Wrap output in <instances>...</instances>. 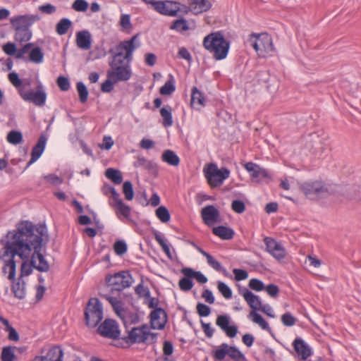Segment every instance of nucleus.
<instances>
[{"label":"nucleus","instance_id":"nucleus-10","mask_svg":"<svg viewBox=\"0 0 361 361\" xmlns=\"http://www.w3.org/2000/svg\"><path fill=\"white\" fill-rule=\"evenodd\" d=\"M252 37L255 40L252 43V47L259 57H266L274 51V45L271 37L268 34H252Z\"/></svg>","mask_w":361,"mask_h":361},{"label":"nucleus","instance_id":"nucleus-12","mask_svg":"<svg viewBox=\"0 0 361 361\" xmlns=\"http://www.w3.org/2000/svg\"><path fill=\"white\" fill-rule=\"evenodd\" d=\"M113 294L114 293H111V294H103L101 295V297L111 304L115 312L122 319L124 324L128 322L134 324L137 323L139 319L137 315L136 314H127L126 311L123 307L121 301L114 296Z\"/></svg>","mask_w":361,"mask_h":361},{"label":"nucleus","instance_id":"nucleus-30","mask_svg":"<svg viewBox=\"0 0 361 361\" xmlns=\"http://www.w3.org/2000/svg\"><path fill=\"white\" fill-rule=\"evenodd\" d=\"M212 232L215 235L223 240H231L234 235V231L232 228L224 226L214 227Z\"/></svg>","mask_w":361,"mask_h":361},{"label":"nucleus","instance_id":"nucleus-41","mask_svg":"<svg viewBox=\"0 0 361 361\" xmlns=\"http://www.w3.org/2000/svg\"><path fill=\"white\" fill-rule=\"evenodd\" d=\"M72 22L68 18H62L56 24V31L59 35H63L67 33L68 29L71 27Z\"/></svg>","mask_w":361,"mask_h":361},{"label":"nucleus","instance_id":"nucleus-55","mask_svg":"<svg viewBox=\"0 0 361 361\" xmlns=\"http://www.w3.org/2000/svg\"><path fill=\"white\" fill-rule=\"evenodd\" d=\"M120 25L125 30H130L132 28L130 16L129 14H122L120 19Z\"/></svg>","mask_w":361,"mask_h":361},{"label":"nucleus","instance_id":"nucleus-43","mask_svg":"<svg viewBox=\"0 0 361 361\" xmlns=\"http://www.w3.org/2000/svg\"><path fill=\"white\" fill-rule=\"evenodd\" d=\"M170 29L176 30L179 32H183L189 30V26L186 20L183 18L175 20L172 25L170 26Z\"/></svg>","mask_w":361,"mask_h":361},{"label":"nucleus","instance_id":"nucleus-19","mask_svg":"<svg viewBox=\"0 0 361 361\" xmlns=\"http://www.w3.org/2000/svg\"><path fill=\"white\" fill-rule=\"evenodd\" d=\"M216 324L230 338H234L238 334V327L235 324L230 325V317L228 315H219Z\"/></svg>","mask_w":361,"mask_h":361},{"label":"nucleus","instance_id":"nucleus-8","mask_svg":"<svg viewBox=\"0 0 361 361\" xmlns=\"http://www.w3.org/2000/svg\"><path fill=\"white\" fill-rule=\"evenodd\" d=\"M142 1L147 5H151L156 12L162 16L174 17L180 11V4L174 1L142 0Z\"/></svg>","mask_w":361,"mask_h":361},{"label":"nucleus","instance_id":"nucleus-31","mask_svg":"<svg viewBox=\"0 0 361 361\" xmlns=\"http://www.w3.org/2000/svg\"><path fill=\"white\" fill-rule=\"evenodd\" d=\"M15 31L14 39L20 43L29 41L32 37L30 28H13Z\"/></svg>","mask_w":361,"mask_h":361},{"label":"nucleus","instance_id":"nucleus-35","mask_svg":"<svg viewBox=\"0 0 361 361\" xmlns=\"http://www.w3.org/2000/svg\"><path fill=\"white\" fill-rule=\"evenodd\" d=\"M198 252L201 253L206 259L208 264L217 271H222L226 270L223 268L221 263L217 261L213 256L204 251L202 248H198Z\"/></svg>","mask_w":361,"mask_h":361},{"label":"nucleus","instance_id":"nucleus-6","mask_svg":"<svg viewBox=\"0 0 361 361\" xmlns=\"http://www.w3.org/2000/svg\"><path fill=\"white\" fill-rule=\"evenodd\" d=\"M103 319V308L96 298L89 300L85 310V320L87 326L95 327Z\"/></svg>","mask_w":361,"mask_h":361},{"label":"nucleus","instance_id":"nucleus-11","mask_svg":"<svg viewBox=\"0 0 361 361\" xmlns=\"http://www.w3.org/2000/svg\"><path fill=\"white\" fill-rule=\"evenodd\" d=\"M20 95L25 102L32 103L37 106H43L47 99V94L41 83H39L35 91L27 90L26 88L20 89Z\"/></svg>","mask_w":361,"mask_h":361},{"label":"nucleus","instance_id":"nucleus-45","mask_svg":"<svg viewBox=\"0 0 361 361\" xmlns=\"http://www.w3.org/2000/svg\"><path fill=\"white\" fill-rule=\"evenodd\" d=\"M154 237L156 241L159 243V245L161 247L163 251L165 252V254L169 257H171V251L169 245L166 243L165 240L164 239L163 235L159 233V232L156 231L154 233Z\"/></svg>","mask_w":361,"mask_h":361},{"label":"nucleus","instance_id":"nucleus-9","mask_svg":"<svg viewBox=\"0 0 361 361\" xmlns=\"http://www.w3.org/2000/svg\"><path fill=\"white\" fill-rule=\"evenodd\" d=\"M300 189L310 200H317L328 192V189L322 180H308L300 184Z\"/></svg>","mask_w":361,"mask_h":361},{"label":"nucleus","instance_id":"nucleus-2","mask_svg":"<svg viewBox=\"0 0 361 361\" xmlns=\"http://www.w3.org/2000/svg\"><path fill=\"white\" fill-rule=\"evenodd\" d=\"M137 37V35H135L130 39L123 41L116 46V52L109 63L110 69L107 71V78L113 79L114 82L127 81L130 78V62Z\"/></svg>","mask_w":361,"mask_h":361},{"label":"nucleus","instance_id":"nucleus-52","mask_svg":"<svg viewBox=\"0 0 361 361\" xmlns=\"http://www.w3.org/2000/svg\"><path fill=\"white\" fill-rule=\"evenodd\" d=\"M23 262L21 264V269H20V276H29L32 271L33 266L31 263V260L30 262H28L29 259H23Z\"/></svg>","mask_w":361,"mask_h":361},{"label":"nucleus","instance_id":"nucleus-40","mask_svg":"<svg viewBox=\"0 0 361 361\" xmlns=\"http://www.w3.org/2000/svg\"><path fill=\"white\" fill-rule=\"evenodd\" d=\"M12 291L14 293V295L19 298L23 299L25 296V284L23 281H20V280L15 283L12 286Z\"/></svg>","mask_w":361,"mask_h":361},{"label":"nucleus","instance_id":"nucleus-63","mask_svg":"<svg viewBox=\"0 0 361 361\" xmlns=\"http://www.w3.org/2000/svg\"><path fill=\"white\" fill-rule=\"evenodd\" d=\"M34 47L33 43H27L22 48L17 49L16 59H23L24 55Z\"/></svg>","mask_w":361,"mask_h":361},{"label":"nucleus","instance_id":"nucleus-59","mask_svg":"<svg viewBox=\"0 0 361 361\" xmlns=\"http://www.w3.org/2000/svg\"><path fill=\"white\" fill-rule=\"evenodd\" d=\"M196 309L198 314L200 317H207L211 313L210 307L203 303H198L197 305Z\"/></svg>","mask_w":361,"mask_h":361},{"label":"nucleus","instance_id":"nucleus-15","mask_svg":"<svg viewBox=\"0 0 361 361\" xmlns=\"http://www.w3.org/2000/svg\"><path fill=\"white\" fill-rule=\"evenodd\" d=\"M97 331L101 336L112 339L118 338L120 335L118 326L113 319H105L98 327Z\"/></svg>","mask_w":361,"mask_h":361},{"label":"nucleus","instance_id":"nucleus-47","mask_svg":"<svg viewBox=\"0 0 361 361\" xmlns=\"http://www.w3.org/2000/svg\"><path fill=\"white\" fill-rule=\"evenodd\" d=\"M15 357L13 347L6 346L3 348L1 355V361H13Z\"/></svg>","mask_w":361,"mask_h":361},{"label":"nucleus","instance_id":"nucleus-38","mask_svg":"<svg viewBox=\"0 0 361 361\" xmlns=\"http://www.w3.org/2000/svg\"><path fill=\"white\" fill-rule=\"evenodd\" d=\"M105 176L117 185L121 184L123 181V176L121 171L113 168L107 169L105 172Z\"/></svg>","mask_w":361,"mask_h":361},{"label":"nucleus","instance_id":"nucleus-56","mask_svg":"<svg viewBox=\"0 0 361 361\" xmlns=\"http://www.w3.org/2000/svg\"><path fill=\"white\" fill-rule=\"evenodd\" d=\"M107 190L109 191L111 194V200H109V205L111 206L113 204H116L117 202L123 201L122 199L120 197V195L117 191L115 190L114 187L109 186L107 188Z\"/></svg>","mask_w":361,"mask_h":361},{"label":"nucleus","instance_id":"nucleus-21","mask_svg":"<svg viewBox=\"0 0 361 361\" xmlns=\"http://www.w3.org/2000/svg\"><path fill=\"white\" fill-rule=\"evenodd\" d=\"M201 216L204 223L210 226L219 220L220 213L213 205H207L202 209Z\"/></svg>","mask_w":361,"mask_h":361},{"label":"nucleus","instance_id":"nucleus-42","mask_svg":"<svg viewBox=\"0 0 361 361\" xmlns=\"http://www.w3.org/2000/svg\"><path fill=\"white\" fill-rule=\"evenodd\" d=\"M174 79L171 75V79L167 80L164 85L161 87L159 92L162 95H171L176 90Z\"/></svg>","mask_w":361,"mask_h":361},{"label":"nucleus","instance_id":"nucleus-1","mask_svg":"<svg viewBox=\"0 0 361 361\" xmlns=\"http://www.w3.org/2000/svg\"><path fill=\"white\" fill-rule=\"evenodd\" d=\"M7 241L0 251V258L4 262L3 271L8 273V279L14 281L16 262L18 255L21 259H31L35 269L47 272L49 265L42 254V247L48 242L47 228L44 224L34 226L28 221L18 224L16 230L8 231Z\"/></svg>","mask_w":361,"mask_h":361},{"label":"nucleus","instance_id":"nucleus-58","mask_svg":"<svg viewBox=\"0 0 361 361\" xmlns=\"http://www.w3.org/2000/svg\"><path fill=\"white\" fill-rule=\"evenodd\" d=\"M3 51L8 56H16V46L13 42H8L3 46Z\"/></svg>","mask_w":361,"mask_h":361},{"label":"nucleus","instance_id":"nucleus-48","mask_svg":"<svg viewBox=\"0 0 361 361\" xmlns=\"http://www.w3.org/2000/svg\"><path fill=\"white\" fill-rule=\"evenodd\" d=\"M77 91L79 94V99L81 103H85L88 98V90L82 82H78L76 84Z\"/></svg>","mask_w":361,"mask_h":361},{"label":"nucleus","instance_id":"nucleus-5","mask_svg":"<svg viewBox=\"0 0 361 361\" xmlns=\"http://www.w3.org/2000/svg\"><path fill=\"white\" fill-rule=\"evenodd\" d=\"M155 335L150 331L147 324L138 327H133L128 331L127 336L122 338V341L129 346L134 343H146L148 340L153 341Z\"/></svg>","mask_w":361,"mask_h":361},{"label":"nucleus","instance_id":"nucleus-18","mask_svg":"<svg viewBox=\"0 0 361 361\" xmlns=\"http://www.w3.org/2000/svg\"><path fill=\"white\" fill-rule=\"evenodd\" d=\"M293 347L296 355L301 360H306L312 355L310 346L301 338H295Z\"/></svg>","mask_w":361,"mask_h":361},{"label":"nucleus","instance_id":"nucleus-60","mask_svg":"<svg viewBox=\"0 0 361 361\" xmlns=\"http://www.w3.org/2000/svg\"><path fill=\"white\" fill-rule=\"evenodd\" d=\"M231 208L235 212L242 214L245 210V205L243 201L237 200L232 202Z\"/></svg>","mask_w":361,"mask_h":361},{"label":"nucleus","instance_id":"nucleus-57","mask_svg":"<svg viewBox=\"0 0 361 361\" xmlns=\"http://www.w3.org/2000/svg\"><path fill=\"white\" fill-rule=\"evenodd\" d=\"M249 287L254 290L261 291L264 289L263 282L257 279H252L249 281Z\"/></svg>","mask_w":361,"mask_h":361},{"label":"nucleus","instance_id":"nucleus-53","mask_svg":"<svg viewBox=\"0 0 361 361\" xmlns=\"http://www.w3.org/2000/svg\"><path fill=\"white\" fill-rule=\"evenodd\" d=\"M72 8L75 11L85 12L88 8V3L85 0H75Z\"/></svg>","mask_w":361,"mask_h":361},{"label":"nucleus","instance_id":"nucleus-37","mask_svg":"<svg viewBox=\"0 0 361 361\" xmlns=\"http://www.w3.org/2000/svg\"><path fill=\"white\" fill-rule=\"evenodd\" d=\"M249 317L254 323L257 324L263 330H267L269 331H271V328L269 327V324L257 312L251 311L250 312Z\"/></svg>","mask_w":361,"mask_h":361},{"label":"nucleus","instance_id":"nucleus-7","mask_svg":"<svg viewBox=\"0 0 361 361\" xmlns=\"http://www.w3.org/2000/svg\"><path fill=\"white\" fill-rule=\"evenodd\" d=\"M107 286L111 293H119L121 290L130 286L133 279L128 271H121L106 278Z\"/></svg>","mask_w":361,"mask_h":361},{"label":"nucleus","instance_id":"nucleus-44","mask_svg":"<svg viewBox=\"0 0 361 361\" xmlns=\"http://www.w3.org/2000/svg\"><path fill=\"white\" fill-rule=\"evenodd\" d=\"M157 217L162 222L167 223L170 221L171 215L168 209L164 206H160L156 209Z\"/></svg>","mask_w":361,"mask_h":361},{"label":"nucleus","instance_id":"nucleus-4","mask_svg":"<svg viewBox=\"0 0 361 361\" xmlns=\"http://www.w3.org/2000/svg\"><path fill=\"white\" fill-rule=\"evenodd\" d=\"M204 177L212 188L221 186L224 181L230 176V171L227 168L218 169L214 163L209 164L203 169Z\"/></svg>","mask_w":361,"mask_h":361},{"label":"nucleus","instance_id":"nucleus-23","mask_svg":"<svg viewBox=\"0 0 361 361\" xmlns=\"http://www.w3.org/2000/svg\"><path fill=\"white\" fill-rule=\"evenodd\" d=\"M245 169L250 173L252 179L259 182L262 178H269L268 171L253 162H247L245 164Z\"/></svg>","mask_w":361,"mask_h":361},{"label":"nucleus","instance_id":"nucleus-29","mask_svg":"<svg viewBox=\"0 0 361 361\" xmlns=\"http://www.w3.org/2000/svg\"><path fill=\"white\" fill-rule=\"evenodd\" d=\"M115 210V213L119 219H122V217L128 219L130 216L131 209L123 201L117 202L115 204L111 206Z\"/></svg>","mask_w":361,"mask_h":361},{"label":"nucleus","instance_id":"nucleus-32","mask_svg":"<svg viewBox=\"0 0 361 361\" xmlns=\"http://www.w3.org/2000/svg\"><path fill=\"white\" fill-rule=\"evenodd\" d=\"M8 77L11 83L18 89L19 94L20 89L30 86V81L29 80L22 81V80L19 78L18 75L15 72L10 73Z\"/></svg>","mask_w":361,"mask_h":361},{"label":"nucleus","instance_id":"nucleus-34","mask_svg":"<svg viewBox=\"0 0 361 361\" xmlns=\"http://www.w3.org/2000/svg\"><path fill=\"white\" fill-rule=\"evenodd\" d=\"M160 114L163 118L162 125L165 128L171 127L173 123L172 109L169 105H166L160 109Z\"/></svg>","mask_w":361,"mask_h":361},{"label":"nucleus","instance_id":"nucleus-61","mask_svg":"<svg viewBox=\"0 0 361 361\" xmlns=\"http://www.w3.org/2000/svg\"><path fill=\"white\" fill-rule=\"evenodd\" d=\"M114 249L115 252L117 255H121L126 253L127 251L126 243L121 240L116 241L114 243Z\"/></svg>","mask_w":361,"mask_h":361},{"label":"nucleus","instance_id":"nucleus-20","mask_svg":"<svg viewBox=\"0 0 361 361\" xmlns=\"http://www.w3.org/2000/svg\"><path fill=\"white\" fill-rule=\"evenodd\" d=\"M167 322V315L162 308H156L150 314V323L154 329H163Z\"/></svg>","mask_w":361,"mask_h":361},{"label":"nucleus","instance_id":"nucleus-22","mask_svg":"<svg viewBox=\"0 0 361 361\" xmlns=\"http://www.w3.org/2000/svg\"><path fill=\"white\" fill-rule=\"evenodd\" d=\"M238 292L250 307L252 311L256 312L257 310H259L261 307L262 302L257 295H255L245 287L239 288Z\"/></svg>","mask_w":361,"mask_h":361},{"label":"nucleus","instance_id":"nucleus-51","mask_svg":"<svg viewBox=\"0 0 361 361\" xmlns=\"http://www.w3.org/2000/svg\"><path fill=\"white\" fill-rule=\"evenodd\" d=\"M190 279L191 277H187L185 276V277L182 278L179 281L178 286L180 290L183 291H188L192 289L193 283Z\"/></svg>","mask_w":361,"mask_h":361},{"label":"nucleus","instance_id":"nucleus-36","mask_svg":"<svg viewBox=\"0 0 361 361\" xmlns=\"http://www.w3.org/2000/svg\"><path fill=\"white\" fill-rule=\"evenodd\" d=\"M182 273L187 277L195 279L200 283H205L207 282V278L200 271H195L191 268H183Z\"/></svg>","mask_w":361,"mask_h":361},{"label":"nucleus","instance_id":"nucleus-25","mask_svg":"<svg viewBox=\"0 0 361 361\" xmlns=\"http://www.w3.org/2000/svg\"><path fill=\"white\" fill-rule=\"evenodd\" d=\"M47 140V138L44 135L39 136L37 143L32 149L31 159L28 162V166L35 162L40 157L44 150Z\"/></svg>","mask_w":361,"mask_h":361},{"label":"nucleus","instance_id":"nucleus-50","mask_svg":"<svg viewBox=\"0 0 361 361\" xmlns=\"http://www.w3.org/2000/svg\"><path fill=\"white\" fill-rule=\"evenodd\" d=\"M217 288L226 299H230L232 297V290L225 283L219 281Z\"/></svg>","mask_w":361,"mask_h":361},{"label":"nucleus","instance_id":"nucleus-16","mask_svg":"<svg viewBox=\"0 0 361 361\" xmlns=\"http://www.w3.org/2000/svg\"><path fill=\"white\" fill-rule=\"evenodd\" d=\"M63 353L59 346H51L43 350L40 355L35 356L30 361H62Z\"/></svg>","mask_w":361,"mask_h":361},{"label":"nucleus","instance_id":"nucleus-39","mask_svg":"<svg viewBox=\"0 0 361 361\" xmlns=\"http://www.w3.org/2000/svg\"><path fill=\"white\" fill-rule=\"evenodd\" d=\"M44 54L39 47H32L29 54V60L35 63H40L42 62Z\"/></svg>","mask_w":361,"mask_h":361},{"label":"nucleus","instance_id":"nucleus-14","mask_svg":"<svg viewBox=\"0 0 361 361\" xmlns=\"http://www.w3.org/2000/svg\"><path fill=\"white\" fill-rule=\"evenodd\" d=\"M39 20L38 15H18L10 18V23L12 28H30L31 25Z\"/></svg>","mask_w":361,"mask_h":361},{"label":"nucleus","instance_id":"nucleus-27","mask_svg":"<svg viewBox=\"0 0 361 361\" xmlns=\"http://www.w3.org/2000/svg\"><path fill=\"white\" fill-rule=\"evenodd\" d=\"M133 166L135 168H140L149 172H155L157 171V164L144 157H137Z\"/></svg>","mask_w":361,"mask_h":361},{"label":"nucleus","instance_id":"nucleus-17","mask_svg":"<svg viewBox=\"0 0 361 361\" xmlns=\"http://www.w3.org/2000/svg\"><path fill=\"white\" fill-rule=\"evenodd\" d=\"M267 251L276 259H283L286 256V250L283 245L272 238L265 237L264 239Z\"/></svg>","mask_w":361,"mask_h":361},{"label":"nucleus","instance_id":"nucleus-13","mask_svg":"<svg viewBox=\"0 0 361 361\" xmlns=\"http://www.w3.org/2000/svg\"><path fill=\"white\" fill-rule=\"evenodd\" d=\"M228 355L234 361H246L245 355L235 347L222 343L214 351V357L222 360Z\"/></svg>","mask_w":361,"mask_h":361},{"label":"nucleus","instance_id":"nucleus-24","mask_svg":"<svg viewBox=\"0 0 361 361\" xmlns=\"http://www.w3.org/2000/svg\"><path fill=\"white\" fill-rule=\"evenodd\" d=\"M212 3L208 0H192L189 3V6L185 13L192 12L195 15L204 13L209 10Z\"/></svg>","mask_w":361,"mask_h":361},{"label":"nucleus","instance_id":"nucleus-26","mask_svg":"<svg viewBox=\"0 0 361 361\" xmlns=\"http://www.w3.org/2000/svg\"><path fill=\"white\" fill-rule=\"evenodd\" d=\"M77 47L83 50H88L92 46L91 35L87 30L79 31L76 33Z\"/></svg>","mask_w":361,"mask_h":361},{"label":"nucleus","instance_id":"nucleus-54","mask_svg":"<svg viewBox=\"0 0 361 361\" xmlns=\"http://www.w3.org/2000/svg\"><path fill=\"white\" fill-rule=\"evenodd\" d=\"M281 322L286 326H293L296 323V319L290 312H286L282 314Z\"/></svg>","mask_w":361,"mask_h":361},{"label":"nucleus","instance_id":"nucleus-33","mask_svg":"<svg viewBox=\"0 0 361 361\" xmlns=\"http://www.w3.org/2000/svg\"><path fill=\"white\" fill-rule=\"evenodd\" d=\"M161 159L164 162L173 166H178L180 164V158L173 151L170 149L165 150L163 152Z\"/></svg>","mask_w":361,"mask_h":361},{"label":"nucleus","instance_id":"nucleus-46","mask_svg":"<svg viewBox=\"0 0 361 361\" xmlns=\"http://www.w3.org/2000/svg\"><path fill=\"white\" fill-rule=\"evenodd\" d=\"M7 141L12 145H18L23 141V135L20 131L11 130L7 135Z\"/></svg>","mask_w":361,"mask_h":361},{"label":"nucleus","instance_id":"nucleus-49","mask_svg":"<svg viewBox=\"0 0 361 361\" xmlns=\"http://www.w3.org/2000/svg\"><path fill=\"white\" fill-rule=\"evenodd\" d=\"M123 192L126 200L130 201L134 197L133 184L130 181H125L123 184Z\"/></svg>","mask_w":361,"mask_h":361},{"label":"nucleus","instance_id":"nucleus-28","mask_svg":"<svg viewBox=\"0 0 361 361\" xmlns=\"http://www.w3.org/2000/svg\"><path fill=\"white\" fill-rule=\"evenodd\" d=\"M204 105L205 100L202 93L196 87H193L191 93V106L200 109Z\"/></svg>","mask_w":361,"mask_h":361},{"label":"nucleus","instance_id":"nucleus-62","mask_svg":"<svg viewBox=\"0 0 361 361\" xmlns=\"http://www.w3.org/2000/svg\"><path fill=\"white\" fill-rule=\"evenodd\" d=\"M57 85L62 91H67L70 88L69 80L64 76H59L57 78Z\"/></svg>","mask_w":361,"mask_h":361},{"label":"nucleus","instance_id":"nucleus-64","mask_svg":"<svg viewBox=\"0 0 361 361\" xmlns=\"http://www.w3.org/2000/svg\"><path fill=\"white\" fill-rule=\"evenodd\" d=\"M173 353V343L169 341H165L163 343V355L165 357H169Z\"/></svg>","mask_w":361,"mask_h":361},{"label":"nucleus","instance_id":"nucleus-3","mask_svg":"<svg viewBox=\"0 0 361 361\" xmlns=\"http://www.w3.org/2000/svg\"><path fill=\"white\" fill-rule=\"evenodd\" d=\"M204 47L213 54L216 60H222L227 56L230 44L219 32H212L203 39Z\"/></svg>","mask_w":361,"mask_h":361}]
</instances>
